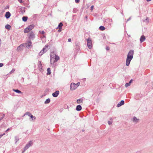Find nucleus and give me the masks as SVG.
Instances as JSON below:
<instances>
[{
    "label": "nucleus",
    "instance_id": "29",
    "mask_svg": "<svg viewBox=\"0 0 153 153\" xmlns=\"http://www.w3.org/2000/svg\"><path fill=\"white\" fill-rule=\"evenodd\" d=\"M99 29L100 30L103 31L105 30V27L103 26H101L99 27Z\"/></svg>",
    "mask_w": 153,
    "mask_h": 153
},
{
    "label": "nucleus",
    "instance_id": "9",
    "mask_svg": "<svg viewBox=\"0 0 153 153\" xmlns=\"http://www.w3.org/2000/svg\"><path fill=\"white\" fill-rule=\"evenodd\" d=\"M59 94V91H56L55 92L53 93L52 94V96L54 97H57Z\"/></svg>",
    "mask_w": 153,
    "mask_h": 153
},
{
    "label": "nucleus",
    "instance_id": "39",
    "mask_svg": "<svg viewBox=\"0 0 153 153\" xmlns=\"http://www.w3.org/2000/svg\"><path fill=\"white\" fill-rule=\"evenodd\" d=\"M75 2L76 3H78L79 2L80 0H75Z\"/></svg>",
    "mask_w": 153,
    "mask_h": 153
},
{
    "label": "nucleus",
    "instance_id": "7",
    "mask_svg": "<svg viewBox=\"0 0 153 153\" xmlns=\"http://www.w3.org/2000/svg\"><path fill=\"white\" fill-rule=\"evenodd\" d=\"M80 45V42H76V50L77 51H79V46Z\"/></svg>",
    "mask_w": 153,
    "mask_h": 153
},
{
    "label": "nucleus",
    "instance_id": "43",
    "mask_svg": "<svg viewBox=\"0 0 153 153\" xmlns=\"http://www.w3.org/2000/svg\"><path fill=\"white\" fill-rule=\"evenodd\" d=\"M73 12L74 13H76V9L75 8V9H74L73 10Z\"/></svg>",
    "mask_w": 153,
    "mask_h": 153
},
{
    "label": "nucleus",
    "instance_id": "37",
    "mask_svg": "<svg viewBox=\"0 0 153 153\" xmlns=\"http://www.w3.org/2000/svg\"><path fill=\"white\" fill-rule=\"evenodd\" d=\"M5 117V114H3L2 115V117L0 119V120H1L3 118H4Z\"/></svg>",
    "mask_w": 153,
    "mask_h": 153
},
{
    "label": "nucleus",
    "instance_id": "2",
    "mask_svg": "<svg viewBox=\"0 0 153 153\" xmlns=\"http://www.w3.org/2000/svg\"><path fill=\"white\" fill-rule=\"evenodd\" d=\"M33 142L32 141L30 140L29 141L24 147L23 150L22 151V153H23L26 150L30 147L33 145Z\"/></svg>",
    "mask_w": 153,
    "mask_h": 153
},
{
    "label": "nucleus",
    "instance_id": "18",
    "mask_svg": "<svg viewBox=\"0 0 153 153\" xmlns=\"http://www.w3.org/2000/svg\"><path fill=\"white\" fill-rule=\"evenodd\" d=\"M13 91L16 92V93H18L19 94H22V92H21L18 89H13Z\"/></svg>",
    "mask_w": 153,
    "mask_h": 153
},
{
    "label": "nucleus",
    "instance_id": "45",
    "mask_svg": "<svg viewBox=\"0 0 153 153\" xmlns=\"http://www.w3.org/2000/svg\"><path fill=\"white\" fill-rule=\"evenodd\" d=\"M18 1L20 3H22V0H18Z\"/></svg>",
    "mask_w": 153,
    "mask_h": 153
},
{
    "label": "nucleus",
    "instance_id": "56",
    "mask_svg": "<svg viewBox=\"0 0 153 153\" xmlns=\"http://www.w3.org/2000/svg\"><path fill=\"white\" fill-rule=\"evenodd\" d=\"M82 131H84V130H83V129L82 130Z\"/></svg>",
    "mask_w": 153,
    "mask_h": 153
},
{
    "label": "nucleus",
    "instance_id": "58",
    "mask_svg": "<svg viewBox=\"0 0 153 153\" xmlns=\"http://www.w3.org/2000/svg\"><path fill=\"white\" fill-rule=\"evenodd\" d=\"M136 153H141L140 152H136Z\"/></svg>",
    "mask_w": 153,
    "mask_h": 153
},
{
    "label": "nucleus",
    "instance_id": "30",
    "mask_svg": "<svg viewBox=\"0 0 153 153\" xmlns=\"http://www.w3.org/2000/svg\"><path fill=\"white\" fill-rule=\"evenodd\" d=\"M25 114L27 115L28 116L30 117L31 115V114L29 112H27L25 113Z\"/></svg>",
    "mask_w": 153,
    "mask_h": 153
},
{
    "label": "nucleus",
    "instance_id": "11",
    "mask_svg": "<svg viewBox=\"0 0 153 153\" xmlns=\"http://www.w3.org/2000/svg\"><path fill=\"white\" fill-rule=\"evenodd\" d=\"M11 16V14L9 12H7L6 13L5 17L7 19L9 18Z\"/></svg>",
    "mask_w": 153,
    "mask_h": 153
},
{
    "label": "nucleus",
    "instance_id": "36",
    "mask_svg": "<svg viewBox=\"0 0 153 153\" xmlns=\"http://www.w3.org/2000/svg\"><path fill=\"white\" fill-rule=\"evenodd\" d=\"M15 71V70L14 69H13L12 70L10 71V74H12V73H13Z\"/></svg>",
    "mask_w": 153,
    "mask_h": 153
},
{
    "label": "nucleus",
    "instance_id": "10",
    "mask_svg": "<svg viewBox=\"0 0 153 153\" xmlns=\"http://www.w3.org/2000/svg\"><path fill=\"white\" fill-rule=\"evenodd\" d=\"M23 44H21L17 48V50L18 51H21L22 50V48L23 47Z\"/></svg>",
    "mask_w": 153,
    "mask_h": 153
},
{
    "label": "nucleus",
    "instance_id": "44",
    "mask_svg": "<svg viewBox=\"0 0 153 153\" xmlns=\"http://www.w3.org/2000/svg\"><path fill=\"white\" fill-rule=\"evenodd\" d=\"M71 38H69V39H68V42H71Z\"/></svg>",
    "mask_w": 153,
    "mask_h": 153
},
{
    "label": "nucleus",
    "instance_id": "28",
    "mask_svg": "<svg viewBox=\"0 0 153 153\" xmlns=\"http://www.w3.org/2000/svg\"><path fill=\"white\" fill-rule=\"evenodd\" d=\"M38 67L40 69H42V65L40 61H39V62Z\"/></svg>",
    "mask_w": 153,
    "mask_h": 153
},
{
    "label": "nucleus",
    "instance_id": "22",
    "mask_svg": "<svg viewBox=\"0 0 153 153\" xmlns=\"http://www.w3.org/2000/svg\"><path fill=\"white\" fill-rule=\"evenodd\" d=\"M28 19V17L26 16H24L22 18V20L24 22H26Z\"/></svg>",
    "mask_w": 153,
    "mask_h": 153
},
{
    "label": "nucleus",
    "instance_id": "13",
    "mask_svg": "<svg viewBox=\"0 0 153 153\" xmlns=\"http://www.w3.org/2000/svg\"><path fill=\"white\" fill-rule=\"evenodd\" d=\"M59 56L57 55H55V57L54 59V61H53V63H54L55 62H56L58 60H59Z\"/></svg>",
    "mask_w": 153,
    "mask_h": 153
},
{
    "label": "nucleus",
    "instance_id": "50",
    "mask_svg": "<svg viewBox=\"0 0 153 153\" xmlns=\"http://www.w3.org/2000/svg\"><path fill=\"white\" fill-rule=\"evenodd\" d=\"M10 128H8L6 131H5V132H6L7 131H8L9 130H10Z\"/></svg>",
    "mask_w": 153,
    "mask_h": 153
},
{
    "label": "nucleus",
    "instance_id": "19",
    "mask_svg": "<svg viewBox=\"0 0 153 153\" xmlns=\"http://www.w3.org/2000/svg\"><path fill=\"white\" fill-rule=\"evenodd\" d=\"M35 25H34L32 24L30 25L28 27V28H29V29L31 30L33 29Z\"/></svg>",
    "mask_w": 153,
    "mask_h": 153
},
{
    "label": "nucleus",
    "instance_id": "8",
    "mask_svg": "<svg viewBox=\"0 0 153 153\" xmlns=\"http://www.w3.org/2000/svg\"><path fill=\"white\" fill-rule=\"evenodd\" d=\"M32 42L31 41H29L27 43H26V47L27 48H29L31 47Z\"/></svg>",
    "mask_w": 153,
    "mask_h": 153
},
{
    "label": "nucleus",
    "instance_id": "51",
    "mask_svg": "<svg viewBox=\"0 0 153 153\" xmlns=\"http://www.w3.org/2000/svg\"><path fill=\"white\" fill-rule=\"evenodd\" d=\"M3 136V135H2V134H0V138L2 137Z\"/></svg>",
    "mask_w": 153,
    "mask_h": 153
},
{
    "label": "nucleus",
    "instance_id": "1",
    "mask_svg": "<svg viewBox=\"0 0 153 153\" xmlns=\"http://www.w3.org/2000/svg\"><path fill=\"white\" fill-rule=\"evenodd\" d=\"M134 54V51L133 50H130L128 52L126 61V66H128L129 65L131 60L133 58Z\"/></svg>",
    "mask_w": 153,
    "mask_h": 153
},
{
    "label": "nucleus",
    "instance_id": "47",
    "mask_svg": "<svg viewBox=\"0 0 153 153\" xmlns=\"http://www.w3.org/2000/svg\"><path fill=\"white\" fill-rule=\"evenodd\" d=\"M9 6H8V5H7V6L6 7H5V9H8V8H9Z\"/></svg>",
    "mask_w": 153,
    "mask_h": 153
},
{
    "label": "nucleus",
    "instance_id": "20",
    "mask_svg": "<svg viewBox=\"0 0 153 153\" xmlns=\"http://www.w3.org/2000/svg\"><path fill=\"white\" fill-rule=\"evenodd\" d=\"M20 10L22 13L23 14L25 12V7H22L20 8Z\"/></svg>",
    "mask_w": 153,
    "mask_h": 153
},
{
    "label": "nucleus",
    "instance_id": "35",
    "mask_svg": "<svg viewBox=\"0 0 153 153\" xmlns=\"http://www.w3.org/2000/svg\"><path fill=\"white\" fill-rule=\"evenodd\" d=\"M39 32L40 33L42 34H44L45 33V32L44 31H39Z\"/></svg>",
    "mask_w": 153,
    "mask_h": 153
},
{
    "label": "nucleus",
    "instance_id": "14",
    "mask_svg": "<svg viewBox=\"0 0 153 153\" xmlns=\"http://www.w3.org/2000/svg\"><path fill=\"white\" fill-rule=\"evenodd\" d=\"M82 107L80 105H78L76 106V110L77 111H79L81 110Z\"/></svg>",
    "mask_w": 153,
    "mask_h": 153
},
{
    "label": "nucleus",
    "instance_id": "26",
    "mask_svg": "<svg viewBox=\"0 0 153 153\" xmlns=\"http://www.w3.org/2000/svg\"><path fill=\"white\" fill-rule=\"evenodd\" d=\"M19 140V138L18 137L16 136L15 137V143H16Z\"/></svg>",
    "mask_w": 153,
    "mask_h": 153
},
{
    "label": "nucleus",
    "instance_id": "52",
    "mask_svg": "<svg viewBox=\"0 0 153 153\" xmlns=\"http://www.w3.org/2000/svg\"><path fill=\"white\" fill-rule=\"evenodd\" d=\"M42 38H45L46 37V36L45 35H43L42 37Z\"/></svg>",
    "mask_w": 153,
    "mask_h": 153
},
{
    "label": "nucleus",
    "instance_id": "33",
    "mask_svg": "<svg viewBox=\"0 0 153 153\" xmlns=\"http://www.w3.org/2000/svg\"><path fill=\"white\" fill-rule=\"evenodd\" d=\"M54 58H51V60H50V62H51V64H53V61H54Z\"/></svg>",
    "mask_w": 153,
    "mask_h": 153
},
{
    "label": "nucleus",
    "instance_id": "16",
    "mask_svg": "<svg viewBox=\"0 0 153 153\" xmlns=\"http://www.w3.org/2000/svg\"><path fill=\"white\" fill-rule=\"evenodd\" d=\"M63 26V24L62 22H60L58 26V28H59V31L60 30H61L62 29V27Z\"/></svg>",
    "mask_w": 153,
    "mask_h": 153
},
{
    "label": "nucleus",
    "instance_id": "34",
    "mask_svg": "<svg viewBox=\"0 0 153 153\" xmlns=\"http://www.w3.org/2000/svg\"><path fill=\"white\" fill-rule=\"evenodd\" d=\"M130 84L128 82V83H126V84L125 86L126 87H127L130 85Z\"/></svg>",
    "mask_w": 153,
    "mask_h": 153
},
{
    "label": "nucleus",
    "instance_id": "27",
    "mask_svg": "<svg viewBox=\"0 0 153 153\" xmlns=\"http://www.w3.org/2000/svg\"><path fill=\"white\" fill-rule=\"evenodd\" d=\"M5 27L7 29L10 30L11 27L10 25L7 24L6 25Z\"/></svg>",
    "mask_w": 153,
    "mask_h": 153
},
{
    "label": "nucleus",
    "instance_id": "57",
    "mask_svg": "<svg viewBox=\"0 0 153 153\" xmlns=\"http://www.w3.org/2000/svg\"><path fill=\"white\" fill-rule=\"evenodd\" d=\"M26 114H25L23 116V117H24V116L25 115H26Z\"/></svg>",
    "mask_w": 153,
    "mask_h": 153
},
{
    "label": "nucleus",
    "instance_id": "38",
    "mask_svg": "<svg viewBox=\"0 0 153 153\" xmlns=\"http://www.w3.org/2000/svg\"><path fill=\"white\" fill-rule=\"evenodd\" d=\"M105 49L107 51H108L110 49V48L108 46H107L106 47Z\"/></svg>",
    "mask_w": 153,
    "mask_h": 153
},
{
    "label": "nucleus",
    "instance_id": "12",
    "mask_svg": "<svg viewBox=\"0 0 153 153\" xmlns=\"http://www.w3.org/2000/svg\"><path fill=\"white\" fill-rule=\"evenodd\" d=\"M124 104V100H121L120 102L117 105V106L119 107L121 105H123Z\"/></svg>",
    "mask_w": 153,
    "mask_h": 153
},
{
    "label": "nucleus",
    "instance_id": "48",
    "mask_svg": "<svg viewBox=\"0 0 153 153\" xmlns=\"http://www.w3.org/2000/svg\"><path fill=\"white\" fill-rule=\"evenodd\" d=\"M132 82V79H131L129 82V83L131 84V83Z\"/></svg>",
    "mask_w": 153,
    "mask_h": 153
},
{
    "label": "nucleus",
    "instance_id": "21",
    "mask_svg": "<svg viewBox=\"0 0 153 153\" xmlns=\"http://www.w3.org/2000/svg\"><path fill=\"white\" fill-rule=\"evenodd\" d=\"M139 120V119H137L136 117H134L132 119V121L134 122H137Z\"/></svg>",
    "mask_w": 153,
    "mask_h": 153
},
{
    "label": "nucleus",
    "instance_id": "54",
    "mask_svg": "<svg viewBox=\"0 0 153 153\" xmlns=\"http://www.w3.org/2000/svg\"><path fill=\"white\" fill-rule=\"evenodd\" d=\"M5 134V133H4L3 134H2V135H3V136Z\"/></svg>",
    "mask_w": 153,
    "mask_h": 153
},
{
    "label": "nucleus",
    "instance_id": "31",
    "mask_svg": "<svg viewBox=\"0 0 153 153\" xmlns=\"http://www.w3.org/2000/svg\"><path fill=\"white\" fill-rule=\"evenodd\" d=\"M143 22H149V19L148 17L146 18L145 20H144L143 21Z\"/></svg>",
    "mask_w": 153,
    "mask_h": 153
},
{
    "label": "nucleus",
    "instance_id": "25",
    "mask_svg": "<svg viewBox=\"0 0 153 153\" xmlns=\"http://www.w3.org/2000/svg\"><path fill=\"white\" fill-rule=\"evenodd\" d=\"M83 100L82 98H80L77 100L76 102L78 104H80L81 102H82Z\"/></svg>",
    "mask_w": 153,
    "mask_h": 153
},
{
    "label": "nucleus",
    "instance_id": "23",
    "mask_svg": "<svg viewBox=\"0 0 153 153\" xmlns=\"http://www.w3.org/2000/svg\"><path fill=\"white\" fill-rule=\"evenodd\" d=\"M47 74L48 75H50L51 74V69H50V68H48L47 69Z\"/></svg>",
    "mask_w": 153,
    "mask_h": 153
},
{
    "label": "nucleus",
    "instance_id": "46",
    "mask_svg": "<svg viewBox=\"0 0 153 153\" xmlns=\"http://www.w3.org/2000/svg\"><path fill=\"white\" fill-rule=\"evenodd\" d=\"M131 19V17H130L127 20L126 22L129 21Z\"/></svg>",
    "mask_w": 153,
    "mask_h": 153
},
{
    "label": "nucleus",
    "instance_id": "6",
    "mask_svg": "<svg viewBox=\"0 0 153 153\" xmlns=\"http://www.w3.org/2000/svg\"><path fill=\"white\" fill-rule=\"evenodd\" d=\"M87 45L88 46V47L89 49H91L92 47L91 40L90 39L88 38L87 39Z\"/></svg>",
    "mask_w": 153,
    "mask_h": 153
},
{
    "label": "nucleus",
    "instance_id": "15",
    "mask_svg": "<svg viewBox=\"0 0 153 153\" xmlns=\"http://www.w3.org/2000/svg\"><path fill=\"white\" fill-rule=\"evenodd\" d=\"M146 39L145 36L144 35H142L141 36L140 40L141 42H144Z\"/></svg>",
    "mask_w": 153,
    "mask_h": 153
},
{
    "label": "nucleus",
    "instance_id": "53",
    "mask_svg": "<svg viewBox=\"0 0 153 153\" xmlns=\"http://www.w3.org/2000/svg\"><path fill=\"white\" fill-rule=\"evenodd\" d=\"M152 0H146L147 2H149L151 1Z\"/></svg>",
    "mask_w": 153,
    "mask_h": 153
},
{
    "label": "nucleus",
    "instance_id": "24",
    "mask_svg": "<svg viewBox=\"0 0 153 153\" xmlns=\"http://www.w3.org/2000/svg\"><path fill=\"white\" fill-rule=\"evenodd\" d=\"M51 101L50 99L49 98L47 99L45 102V104H47L49 103Z\"/></svg>",
    "mask_w": 153,
    "mask_h": 153
},
{
    "label": "nucleus",
    "instance_id": "17",
    "mask_svg": "<svg viewBox=\"0 0 153 153\" xmlns=\"http://www.w3.org/2000/svg\"><path fill=\"white\" fill-rule=\"evenodd\" d=\"M30 30L29 29V28L27 27L24 30V32L25 33H27L30 32Z\"/></svg>",
    "mask_w": 153,
    "mask_h": 153
},
{
    "label": "nucleus",
    "instance_id": "40",
    "mask_svg": "<svg viewBox=\"0 0 153 153\" xmlns=\"http://www.w3.org/2000/svg\"><path fill=\"white\" fill-rule=\"evenodd\" d=\"M94 6L93 5H92L91 7L90 10H92L94 8Z\"/></svg>",
    "mask_w": 153,
    "mask_h": 153
},
{
    "label": "nucleus",
    "instance_id": "55",
    "mask_svg": "<svg viewBox=\"0 0 153 153\" xmlns=\"http://www.w3.org/2000/svg\"><path fill=\"white\" fill-rule=\"evenodd\" d=\"M1 40L0 39V45H1Z\"/></svg>",
    "mask_w": 153,
    "mask_h": 153
},
{
    "label": "nucleus",
    "instance_id": "49",
    "mask_svg": "<svg viewBox=\"0 0 153 153\" xmlns=\"http://www.w3.org/2000/svg\"><path fill=\"white\" fill-rule=\"evenodd\" d=\"M76 84V85H77V87H78V86L80 84V82H78V83H77Z\"/></svg>",
    "mask_w": 153,
    "mask_h": 153
},
{
    "label": "nucleus",
    "instance_id": "59",
    "mask_svg": "<svg viewBox=\"0 0 153 153\" xmlns=\"http://www.w3.org/2000/svg\"><path fill=\"white\" fill-rule=\"evenodd\" d=\"M1 120H0V121H1Z\"/></svg>",
    "mask_w": 153,
    "mask_h": 153
},
{
    "label": "nucleus",
    "instance_id": "41",
    "mask_svg": "<svg viewBox=\"0 0 153 153\" xmlns=\"http://www.w3.org/2000/svg\"><path fill=\"white\" fill-rule=\"evenodd\" d=\"M108 124L109 125H110L112 123L110 121H108Z\"/></svg>",
    "mask_w": 153,
    "mask_h": 153
},
{
    "label": "nucleus",
    "instance_id": "5",
    "mask_svg": "<svg viewBox=\"0 0 153 153\" xmlns=\"http://www.w3.org/2000/svg\"><path fill=\"white\" fill-rule=\"evenodd\" d=\"M77 87V85L74 83H72L70 85V89L71 90H74Z\"/></svg>",
    "mask_w": 153,
    "mask_h": 153
},
{
    "label": "nucleus",
    "instance_id": "42",
    "mask_svg": "<svg viewBox=\"0 0 153 153\" xmlns=\"http://www.w3.org/2000/svg\"><path fill=\"white\" fill-rule=\"evenodd\" d=\"M3 66V64L2 63H0V67H1Z\"/></svg>",
    "mask_w": 153,
    "mask_h": 153
},
{
    "label": "nucleus",
    "instance_id": "4",
    "mask_svg": "<svg viewBox=\"0 0 153 153\" xmlns=\"http://www.w3.org/2000/svg\"><path fill=\"white\" fill-rule=\"evenodd\" d=\"M48 46L47 45H46L45 46V47H44L42 50L40 51V52L39 53V56H41L42 54H43L44 53L46 52L47 51L46 48H48Z\"/></svg>",
    "mask_w": 153,
    "mask_h": 153
},
{
    "label": "nucleus",
    "instance_id": "3",
    "mask_svg": "<svg viewBox=\"0 0 153 153\" xmlns=\"http://www.w3.org/2000/svg\"><path fill=\"white\" fill-rule=\"evenodd\" d=\"M28 38L30 39L33 40L35 38V35L34 32L32 31L30 32L28 35Z\"/></svg>",
    "mask_w": 153,
    "mask_h": 153
},
{
    "label": "nucleus",
    "instance_id": "32",
    "mask_svg": "<svg viewBox=\"0 0 153 153\" xmlns=\"http://www.w3.org/2000/svg\"><path fill=\"white\" fill-rule=\"evenodd\" d=\"M30 118L32 119V120H33V119L35 120L36 119V117H35L33 116L32 115L30 117Z\"/></svg>",
    "mask_w": 153,
    "mask_h": 153
}]
</instances>
